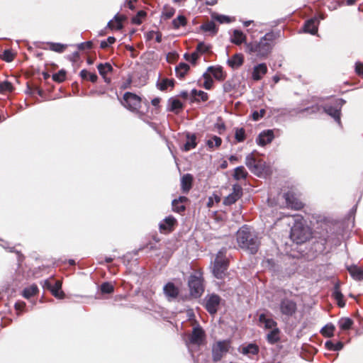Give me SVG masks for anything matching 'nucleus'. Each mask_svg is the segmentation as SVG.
Listing matches in <instances>:
<instances>
[{
    "label": "nucleus",
    "instance_id": "1",
    "mask_svg": "<svg viewBox=\"0 0 363 363\" xmlns=\"http://www.w3.org/2000/svg\"><path fill=\"white\" fill-rule=\"evenodd\" d=\"M236 240L240 248L250 255L257 252L260 240L257 233L251 227L243 225L236 233Z\"/></svg>",
    "mask_w": 363,
    "mask_h": 363
},
{
    "label": "nucleus",
    "instance_id": "2",
    "mask_svg": "<svg viewBox=\"0 0 363 363\" xmlns=\"http://www.w3.org/2000/svg\"><path fill=\"white\" fill-rule=\"evenodd\" d=\"M273 45L264 42L262 38L259 41L245 43V52L259 59L266 58L272 50Z\"/></svg>",
    "mask_w": 363,
    "mask_h": 363
},
{
    "label": "nucleus",
    "instance_id": "3",
    "mask_svg": "<svg viewBox=\"0 0 363 363\" xmlns=\"http://www.w3.org/2000/svg\"><path fill=\"white\" fill-rule=\"evenodd\" d=\"M226 248H221L216 254L212 273L218 279H223L226 274L229 266L228 259L226 257Z\"/></svg>",
    "mask_w": 363,
    "mask_h": 363
},
{
    "label": "nucleus",
    "instance_id": "4",
    "mask_svg": "<svg viewBox=\"0 0 363 363\" xmlns=\"http://www.w3.org/2000/svg\"><path fill=\"white\" fill-rule=\"evenodd\" d=\"M345 103V100L342 99H335L323 105V113L332 117L338 125L342 127L341 109Z\"/></svg>",
    "mask_w": 363,
    "mask_h": 363
},
{
    "label": "nucleus",
    "instance_id": "5",
    "mask_svg": "<svg viewBox=\"0 0 363 363\" xmlns=\"http://www.w3.org/2000/svg\"><path fill=\"white\" fill-rule=\"evenodd\" d=\"M311 237V233L308 227L301 223H295L291 228L290 238L294 242L302 244Z\"/></svg>",
    "mask_w": 363,
    "mask_h": 363
},
{
    "label": "nucleus",
    "instance_id": "6",
    "mask_svg": "<svg viewBox=\"0 0 363 363\" xmlns=\"http://www.w3.org/2000/svg\"><path fill=\"white\" fill-rule=\"evenodd\" d=\"M188 286L189 288V294L194 298L201 297L204 291L203 279L201 276L191 274L188 279Z\"/></svg>",
    "mask_w": 363,
    "mask_h": 363
},
{
    "label": "nucleus",
    "instance_id": "7",
    "mask_svg": "<svg viewBox=\"0 0 363 363\" xmlns=\"http://www.w3.org/2000/svg\"><path fill=\"white\" fill-rule=\"evenodd\" d=\"M230 344L228 340H219L213 345L211 352L212 359L214 362L220 361L223 355L228 352Z\"/></svg>",
    "mask_w": 363,
    "mask_h": 363
},
{
    "label": "nucleus",
    "instance_id": "8",
    "mask_svg": "<svg viewBox=\"0 0 363 363\" xmlns=\"http://www.w3.org/2000/svg\"><path fill=\"white\" fill-rule=\"evenodd\" d=\"M279 308L280 313L286 318L292 317L297 311L296 301L288 298H283L280 300Z\"/></svg>",
    "mask_w": 363,
    "mask_h": 363
},
{
    "label": "nucleus",
    "instance_id": "9",
    "mask_svg": "<svg viewBox=\"0 0 363 363\" xmlns=\"http://www.w3.org/2000/svg\"><path fill=\"white\" fill-rule=\"evenodd\" d=\"M123 105L132 112H138L140 108L141 99L132 92L127 91L123 95Z\"/></svg>",
    "mask_w": 363,
    "mask_h": 363
},
{
    "label": "nucleus",
    "instance_id": "10",
    "mask_svg": "<svg viewBox=\"0 0 363 363\" xmlns=\"http://www.w3.org/2000/svg\"><path fill=\"white\" fill-rule=\"evenodd\" d=\"M221 300L218 294L214 293L208 294L203 299L204 308L211 315H215L218 311Z\"/></svg>",
    "mask_w": 363,
    "mask_h": 363
},
{
    "label": "nucleus",
    "instance_id": "11",
    "mask_svg": "<svg viewBox=\"0 0 363 363\" xmlns=\"http://www.w3.org/2000/svg\"><path fill=\"white\" fill-rule=\"evenodd\" d=\"M315 238L316 240L314 242V244L317 252H323L328 243H333L331 235H329L328 231L323 232L318 238L315 236Z\"/></svg>",
    "mask_w": 363,
    "mask_h": 363
},
{
    "label": "nucleus",
    "instance_id": "12",
    "mask_svg": "<svg viewBox=\"0 0 363 363\" xmlns=\"http://www.w3.org/2000/svg\"><path fill=\"white\" fill-rule=\"evenodd\" d=\"M205 336L203 329L200 325H197L193 328L192 333L189 337V342L193 345H201Z\"/></svg>",
    "mask_w": 363,
    "mask_h": 363
},
{
    "label": "nucleus",
    "instance_id": "13",
    "mask_svg": "<svg viewBox=\"0 0 363 363\" xmlns=\"http://www.w3.org/2000/svg\"><path fill=\"white\" fill-rule=\"evenodd\" d=\"M163 293L169 301H172L178 297L179 289L173 282L169 281L163 286Z\"/></svg>",
    "mask_w": 363,
    "mask_h": 363
},
{
    "label": "nucleus",
    "instance_id": "14",
    "mask_svg": "<svg viewBox=\"0 0 363 363\" xmlns=\"http://www.w3.org/2000/svg\"><path fill=\"white\" fill-rule=\"evenodd\" d=\"M274 138L273 130H264L262 131L256 138V142L259 146L264 147L266 145L271 143Z\"/></svg>",
    "mask_w": 363,
    "mask_h": 363
},
{
    "label": "nucleus",
    "instance_id": "15",
    "mask_svg": "<svg viewBox=\"0 0 363 363\" xmlns=\"http://www.w3.org/2000/svg\"><path fill=\"white\" fill-rule=\"evenodd\" d=\"M284 198L285 199L286 205L289 208H294L295 210H300L303 207V203L296 199L293 193L288 191L284 193Z\"/></svg>",
    "mask_w": 363,
    "mask_h": 363
},
{
    "label": "nucleus",
    "instance_id": "16",
    "mask_svg": "<svg viewBox=\"0 0 363 363\" xmlns=\"http://www.w3.org/2000/svg\"><path fill=\"white\" fill-rule=\"evenodd\" d=\"M177 223V219L173 216H169L160 223L159 228L161 232H171Z\"/></svg>",
    "mask_w": 363,
    "mask_h": 363
},
{
    "label": "nucleus",
    "instance_id": "17",
    "mask_svg": "<svg viewBox=\"0 0 363 363\" xmlns=\"http://www.w3.org/2000/svg\"><path fill=\"white\" fill-rule=\"evenodd\" d=\"M319 21L317 17H313L305 21L303 29L305 33L315 35L318 32Z\"/></svg>",
    "mask_w": 363,
    "mask_h": 363
},
{
    "label": "nucleus",
    "instance_id": "18",
    "mask_svg": "<svg viewBox=\"0 0 363 363\" xmlns=\"http://www.w3.org/2000/svg\"><path fill=\"white\" fill-rule=\"evenodd\" d=\"M186 142L184 143L181 150L184 152H189L192 149H194L197 146L196 142V135L195 133H191L189 132H186L185 133Z\"/></svg>",
    "mask_w": 363,
    "mask_h": 363
},
{
    "label": "nucleus",
    "instance_id": "19",
    "mask_svg": "<svg viewBox=\"0 0 363 363\" xmlns=\"http://www.w3.org/2000/svg\"><path fill=\"white\" fill-rule=\"evenodd\" d=\"M267 72V67L265 63H260L254 67L252 73V78L255 81L260 80Z\"/></svg>",
    "mask_w": 363,
    "mask_h": 363
},
{
    "label": "nucleus",
    "instance_id": "20",
    "mask_svg": "<svg viewBox=\"0 0 363 363\" xmlns=\"http://www.w3.org/2000/svg\"><path fill=\"white\" fill-rule=\"evenodd\" d=\"M183 108V104L177 98L171 97L168 99L167 108V111L178 113L179 111L182 110Z\"/></svg>",
    "mask_w": 363,
    "mask_h": 363
},
{
    "label": "nucleus",
    "instance_id": "21",
    "mask_svg": "<svg viewBox=\"0 0 363 363\" xmlns=\"http://www.w3.org/2000/svg\"><path fill=\"white\" fill-rule=\"evenodd\" d=\"M125 19V17L123 15H119L117 13L113 18L108 22L107 26L111 29L121 30L123 28L122 21Z\"/></svg>",
    "mask_w": 363,
    "mask_h": 363
},
{
    "label": "nucleus",
    "instance_id": "22",
    "mask_svg": "<svg viewBox=\"0 0 363 363\" xmlns=\"http://www.w3.org/2000/svg\"><path fill=\"white\" fill-rule=\"evenodd\" d=\"M244 62V57L242 53H236L227 60V64L233 69H238Z\"/></svg>",
    "mask_w": 363,
    "mask_h": 363
},
{
    "label": "nucleus",
    "instance_id": "23",
    "mask_svg": "<svg viewBox=\"0 0 363 363\" xmlns=\"http://www.w3.org/2000/svg\"><path fill=\"white\" fill-rule=\"evenodd\" d=\"M294 111L297 114H302L305 112L308 114H316L320 112L323 113V106L315 104L304 108L294 109Z\"/></svg>",
    "mask_w": 363,
    "mask_h": 363
},
{
    "label": "nucleus",
    "instance_id": "24",
    "mask_svg": "<svg viewBox=\"0 0 363 363\" xmlns=\"http://www.w3.org/2000/svg\"><path fill=\"white\" fill-rule=\"evenodd\" d=\"M207 72H210L213 77L218 81H223L225 78V74L221 66H210L208 67Z\"/></svg>",
    "mask_w": 363,
    "mask_h": 363
},
{
    "label": "nucleus",
    "instance_id": "25",
    "mask_svg": "<svg viewBox=\"0 0 363 363\" xmlns=\"http://www.w3.org/2000/svg\"><path fill=\"white\" fill-rule=\"evenodd\" d=\"M333 296L337 301V303L339 307H344L345 306V301H344V296L340 289V284L337 282L333 289Z\"/></svg>",
    "mask_w": 363,
    "mask_h": 363
},
{
    "label": "nucleus",
    "instance_id": "26",
    "mask_svg": "<svg viewBox=\"0 0 363 363\" xmlns=\"http://www.w3.org/2000/svg\"><path fill=\"white\" fill-rule=\"evenodd\" d=\"M193 177L190 174H184L181 179V189L184 193H187L191 188Z\"/></svg>",
    "mask_w": 363,
    "mask_h": 363
},
{
    "label": "nucleus",
    "instance_id": "27",
    "mask_svg": "<svg viewBox=\"0 0 363 363\" xmlns=\"http://www.w3.org/2000/svg\"><path fill=\"white\" fill-rule=\"evenodd\" d=\"M231 43L235 45H240L246 43V35L240 30L235 29L233 30V36L230 38Z\"/></svg>",
    "mask_w": 363,
    "mask_h": 363
},
{
    "label": "nucleus",
    "instance_id": "28",
    "mask_svg": "<svg viewBox=\"0 0 363 363\" xmlns=\"http://www.w3.org/2000/svg\"><path fill=\"white\" fill-rule=\"evenodd\" d=\"M259 348L255 343H249L247 345L242 347L241 353L244 355H256L259 353Z\"/></svg>",
    "mask_w": 363,
    "mask_h": 363
},
{
    "label": "nucleus",
    "instance_id": "29",
    "mask_svg": "<svg viewBox=\"0 0 363 363\" xmlns=\"http://www.w3.org/2000/svg\"><path fill=\"white\" fill-rule=\"evenodd\" d=\"M347 270L350 276L357 281L363 280V269L358 268L357 266H350L347 267Z\"/></svg>",
    "mask_w": 363,
    "mask_h": 363
},
{
    "label": "nucleus",
    "instance_id": "30",
    "mask_svg": "<svg viewBox=\"0 0 363 363\" xmlns=\"http://www.w3.org/2000/svg\"><path fill=\"white\" fill-rule=\"evenodd\" d=\"M62 282L60 281H56L55 284L52 285L50 290L52 294L58 299H62L65 298V293L61 290Z\"/></svg>",
    "mask_w": 363,
    "mask_h": 363
},
{
    "label": "nucleus",
    "instance_id": "31",
    "mask_svg": "<svg viewBox=\"0 0 363 363\" xmlns=\"http://www.w3.org/2000/svg\"><path fill=\"white\" fill-rule=\"evenodd\" d=\"M190 67L188 64L186 62H180L176 67H175V72L176 75L178 78H184V76L186 74L188 71L189 70Z\"/></svg>",
    "mask_w": 363,
    "mask_h": 363
},
{
    "label": "nucleus",
    "instance_id": "32",
    "mask_svg": "<svg viewBox=\"0 0 363 363\" xmlns=\"http://www.w3.org/2000/svg\"><path fill=\"white\" fill-rule=\"evenodd\" d=\"M279 333H280L279 329L278 328H274L272 331H270L267 334V342L271 345H274V344L278 342L280 340Z\"/></svg>",
    "mask_w": 363,
    "mask_h": 363
},
{
    "label": "nucleus",
    "instance_id": "33",
    "mask_svg": "<svg viewBox=\"0 0 363 363\" xmlns=\"http://www.w3.org/2000/svg\"><path fill=\"white\" fill-rule=\"evenodd\" d=\"M200 29L205 32H209L213 35H215L218 30L216 23L212 21L201 25Z\"/></svg>",
    "mask_w": 363,
    "mask_h": 363
},
{
    "label": "nucleus",
    "instance_id": "34",
    "mask_svg": "<svg viewBox=\"0 0 363 363\" xmlns=\"http://www.w3.org/2000/svg\"><path fill=\"white\" fill-rule=\"evenodd\" d=\"M97 69L99 74L104 77L108 72H112L113 70V67L109 62L99 63L97 65Z\"/></svg>",
    "mask_w": 363,
    "mask_h": 363
},
{
    "label": "nucleus",
    "instance_id": "35",
    "mask_svg": "<svg viewBox=\"0 0 363 363\" xmlns=\"http://www.w3.org/2000/svg\"><path fill=\"white\" fill-rule=\"evenodd\" d=\"M264 169V162L262 160L259 159L257 162L249 169L252 174L257 176H261Z\"/></svg>",
    "mask_w": 363,
    "mask_h": 363
},
{
    "label": "nucleus",
    "instance_id": "36",
    "mask_svg": "<svg viewBox=\"0 0 363 363\" xmlns=\"http://www.w3.org/2000/svg\"><path fill=\"white\" fill-rule=\"evenodd\" d=\"M38 292V287L36 284H32L31 286L28 287H26L23 290V296L25 298H30L31 296H34Z\"/></svg>",
    "mask_w": 363,
    "mask_h": 363
},
{
    "label": "nucleus",
    "instance_id": "37",
    "mask_svg": "<svg viewBox=\"0 0 363 363\" xmlns=\"http://www.w3.org/2000/svg\"><path fill=\"white\" fill-rule=\"evenodd\" d=\"M325 347L329 351H340L342 350L344 344L341 341H338L335 344L331 340H327L325 342Z\"/></svg>",
    "mask_w": 363,
    "mask_h": 363
},
{
    "label": "nucleus",
    "instance_id": "38",
    "mask_svg": "<svg viewBox=\"0 0 363 363\" xmlns=\"http://www.w3.org/2000/svg\"><path fill=\"white\" fill-rule=\"evenodd\" d=\"M335 330V325L333 323H330L322 328V329L320 330V333L324 337H331L334 335Z\"/></svg>",
    "mask_w": 363,
    "mask_h": 363
},
{
    "label": "nucleus",
    "instance_id": "39",
    "mask_svg": "<svg viewBox=\"0 0 363 363\" xmlns=\"http://www.w3.org/2000/svg\"><path fill=\"white\" fill-rule=\"evenodd\" d=\"M247 174L248 173L243 166H238L235 169L233 178L235 180L239 181L241 179H245Z\"/></svg>",
    "mask_w": 363,
    "mask_h": 363
},
{
    "label": "nucleus",
    "instance_id": "40",
    "mask_svg": "<svg viewBox=\"0 0 363 363\" xmlns=\"http://www.w3.org/2000/svg\"><path fill=\"white\" fill-rule=\"evenodd\" d=\"M353 323L350 318H341L338 321V325L341 330H347L351 328Z\"/></svg>",
    "mask_w": 363,
    "mask_h": 363
},
{
    "label": "nucleus",
    "instance_id": "41",
    "mask_svg": "<svg viewBox=\"0 0 363 363\" xmlns=\"http://www.w3.org/2000/svg\"><path fill=\"white\" fill-rule=\"evenodd\" d=\"M0 245L11 252H15L18 255V261H21V258L23 257V255L21 253L20 251L16 250L14 247H10L9 243L7 241L0 239Z\"/></svg>",
    "mask_w": 363,
    "mask_h": 363
},
{
    "label": "nucleus",
    "instance_id": "42",
    "mask_svg": "<svg viewBox=\"0 0 363 363\" xmlns=\"http://www.w3.org/2000/svg\"><path fill=\"white\" fill-rule=\"evenodd\" d=\"M280 34H281V31L280 30H278L277 32H274V31H270V32H268L264 36H262L261 38L264 41V42H268L269 43L272 44V43L275 40L277 39V38H279L280 36Z\"/></svg>",
    "mask_w": 363,
    "mask_h": 363
},
{
    "label": "nucleus",
    "instance_id": "43",
    "mask_svg": "<svg viewBox=\"0 0 363 363\" xmlns=\"http://www.w3.org/2000/svg\"><path fill=\"white\" fill-rule=\"evenodd\" d=\"M48 44L49 45V48L50 50L58 52V53L63 52L65 48L67 47V45L62 44L60 43L49 42V43H48Z\"/></svg>",
    "mask_w": 363,
    "mask_h": 363
},
{
    "label": "nucleus",
    "instance_id": "44",
    "mask_svg": "<svg viewBox=\"0 0 363 363\" xmlns=\"http://www.w3.org/2000/svg\"><path fill=\"white\" fill-rule=\"evenodd\" d=\"M172 23L174 29H179L181 26H184L186 24V18L184 16L179 15L173 19Z\"/></svg>",
    "mask_w": 363,
    "mask_h": 363
},
{
    "label": "nucleus",
    "instance_id": "45",
    "mask_svg": "<svg viewBox=\"0 0 363 363\" xmlns=\"http://www.w3.org/2000/svg\"><path fill=\"white\" fill-rule=\"evenodd\" d=\"M100 290L102 294H110L113 292L114 286L111 282L105 281L101 284Z\"/></svg>",
    "mask_w": 363,
    "mask_h": 363
},
{
    "label": "nucleus",
    "instance_id": "46",
    "mask_svg": "<svg viewBox=\"0 0 363 363\" xmlns=\"http://www.w3.org/2000/svg\"><path fill=\"white\" fill-rule=\"evenodd\" d=\"M66 73V71L64 69H62L57 73L52 74V79L58 83L62 82L65 80Z\"/></svg>",
    "mask_w": 363,
    "mask_h": 363
},
{
    "label": "nucleus",
    "instance_id": "47",
    "mask_svg": "<svg viewBox=\"0 0 363 363\" xmlns=\"http://www.w3.org/2000/svg\"><path fill=\"white\" fill-rule=\"evenodd\" d=\"M259 158H256L252 153L248 154L245 157V164L250 169L253 164H256Z\"/></svg>",
    "mask_w": 363,
    "mask_h": 363
},
{
    "label": "nucleus",
    "instance_id": "48",
    "mask_svg": "<svg viewBox=\"0 0 363 363\" xmlns=\"http://www.w3.org/2000/svg\"><path fill=\"white\" fill-rule=\"evenodd\" d=\"M167 82H168V78L160 79L159 77L158 80L157 81L156 86L158 89H160L162 91H164L169 87Z\"/></svg>",
    "mask_w": 363,
    "mask_h": 363
},
{
    "label": "nucleus",
    "instance_id": "49",
    "mask_svg": "<svg viewBox=\"0 0 363 363\" xmlns=\"http://www.w3.org/2000/svg\"><path fill=\"white\" fill-rule=\"evenodd\" d=\"M212 18H214L218 22H219L220 23H229L231 22L230 16L223 14H213Z\"/></svg>",
    "mask_w": 363,
    "mask_h": 363
},
{
    "label": "nucleus",
    "instance_id": "50",
    "mask_svg": "<svg viewBox=\"0 0 363 363\" xmlns=\"http://www.w3.org/2000/svg\"><path fill=\"white\" fill-rule=\"evenodd\" d=\"M236 88V84L233 80H228L223 85V89L225 93L230 92Z\"/></svg>",
    "mask_w": 363,
    "mask_h": 363
},
{
    "label": "nucleus",
    "instance_id": "51",
    "mask_svg": "<svg viewBox=\"0 0 363 363\" xmlns=\"http://www.w3.org/2000/svg\"><path fill=\"white\" fill-rule=\"evenodd\" d=\"M238 199L239 197L237 195L235 194H230L224 199L223 204L225 206H230L235 203Z\"/></svg>",
    "mask_w": 363,
    "mask_h": 363
},
{
    "label": "nucleus",
    "instance_id": "52",
    "mask_svg": "<svg viewBox=\"0 0 363 363\" xmlns=\"http://www.w3.org/2000/svg\"><path fill=\"white\" fill-rule=\"evenodd\" d=\"M146 12L140 10L137 12V14L135 16H133L131 19V21L133 23L136 25H140L142 23L141 18H144L146 16Z\"/></svg>",
    "mask_w": 363,
    "mask_h": 363
},
{
    "label": "nucleus",
    "instance_id": "53",
    "mask_svg": "<svg viewBox=\"0 0 363 363\" xmlns=\"http://www.w3.org/2000/svg\"><path fill=\"white\" fill-rule=\"evenodd\" d=\"M13 89V85L10 82L6 80L0 83V93L12 91Z\"/></svg>",
    "mask_w": 363,
    "mask_h": 363
},
{
    "label": "nucleus",
    "instance_id": "54",
    "mask_svg": "<svg viewBox=\"0 0 363 363\" xmlns=\"http://www.w3.org/2000/svg\"><path fill=\"white\" fill-rule=\"evenodd\" d=\"M235 140L239 142H243L245 139V131L243 128H237L235 134Z\"/></svg>",
    "mask_w": 363,
    "mask_h": 363
},
{
    "label": "nucleus",
    "instance_id": "55",
    "mask_svg": "<svg viewBox=\"0 0 363 363\" xmlns=\"http://www.w3.org/2000/svg\"><path fill=\"white\" fill-rule=\"evenodd\" d=\"M184 58L189 61L191 64L196 65L197 60L199 58V55L196 52H194L191 54H189L188 52L184 53Z\"/></svg>",
    "mask_w": 363,
    "mask_h": 363
},
{
    "label": "nucleus",
    "instance_id": "56",
    "mask_svg": "<svg viewBox=\"0 0 363 363\" xmlns=\"http://www.w3.org/2000/svg\"><path fill=\"white\" fill-rule=\"evenodd\" d=\"M174 13L175 9L173 7L165 6L162 11V16L164 18V19H169L174 16Z\"/></svg>",
    "mask_w": 363,
    "mask_h": 363
},
{
    "label": "nucleus",
    "instance_id": "57",
    "mask_svg": "<svg viewBox=\"0 0 363 363\" xmlns=\"http://www.w3.org/2000/svg\"><path fill=\"white\" fill-rule=\"evenodd\" d=\"M172 210L177 213H182L185 211L186 206L184 204L178 203L176 200L172 201Z\"/></svg>",
    "mask_w": 363,
    "mask_h": 363
},
{
    "label": "nucleus",
    "instance_id": "58",
    "mask_svg": "<svg viewBox=\"0 0 363 363\" xmlns=\"http://www.w3.org/2000/svg\"><path fill=\"white\" fill-rule=\"evenodd\" d=\"M1 59L6 62H11L13 61L14 55L11 50L6 49L3 52V55L1 56Z\"/></svg>",
    "mask_w": 363,
    "mask_h": 363
},
{
    "label": "nucleus",
    "instance_id": "59",
    "mask_svg": "<svg viewBox=\"0 0 363 363\" xmlns=\"http://www.w3.org/2000/svg\"><path fill=\"white\" fill-rule=\"evenodd\" d=\"M211 49V46L209 45H206L204 42H200L196 47V52H199L201 54H203L208 52Z\"/></svg>",
    "mask_w": 363,
    "mask_h": 363
},
{
    "label": "nucleus",
    "instance_id": "60",
    "mask_svg": "<svg viewBox=\"0 0 363 363\" xmlns=\"http://www.w3.org/2000/svg\"><path fill=\"white\" fill-rule=\"evenodd\" d=\"M116 42V38L113 36H109L106 40L101 41L100 48L102 49L107 48L109 45L113 44Z\"/></svg>",
    "mask_w": 363,
    "mask_h": 363
},
{
    "label": "nucleus",
    "instance_id": "61",
    "mask_svg": "<svg viewBox=\"0 0 363 363\" xmlns=\"http://www.w3.org/2000/svg\"><path fill=\"white\" fill-rule=\"evenodd\" d=\"M266 111L264 108L258 111H255L252 113V118L255 121H258L259 119L263 118L265 115Z\"/></svg>",
    "mask_w": 363,
    "mask_h": 363
},
{
    "label": "nucleus",
    "instance_id": "62",
    "mask_svg": "<svg viewBox=\"0 0 363 363\" xmlns=\"http://www.w3.org/2000/svg\"><path fill=\"white\" fill-rule=\"evenodd\" d=\"M265 266L273 272L278 271V265L276 264L275 260L273 259H267L265 262Z\"/></svg>",
    "mask_w": 363,
    "mask_h": 363
},
{
    "label": "nucleus",
    "instance_id": "63",
    "mask_svg": "<svg viewBox=\"0 0 363 363\" xmlns=\"http://www.w3.org/2000/svg\"><path fill=\"white\" fill-rule=\"evenodd\" d=\"M343 4V2L341 1H335L333 0L328 5V9L330 11H335L340 7Z\"/></svg>",
    "mask_w": 363,
    "mask_h": 363
},
{
    "label": "nucleus",
    "instance_id": "64",
    "mask_svg": "<svg viewBox=\"0 0 363 363\" xmlns=\"http://www.w3.org/2000/svg\"><path fill=\"white\" fill-rule=\"evenodd\" d=\"M231 194H235L240 199L242 195V188L239 184H234L233 186V192Z\"/></svg>",
    "mask_w": 363,
    "mask_h": 363
}]
</instances>
